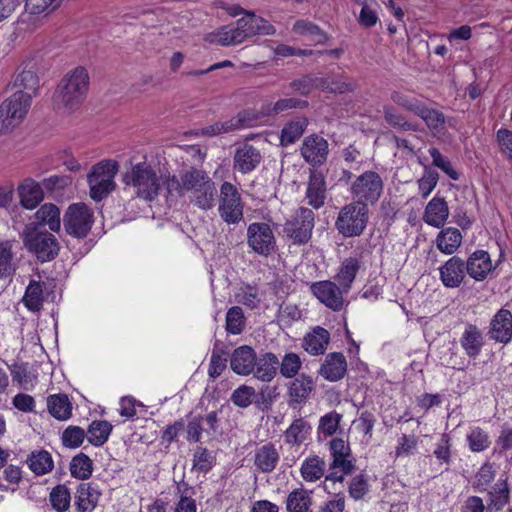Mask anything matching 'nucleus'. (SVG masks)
Instances as JSON below:
<instances>
[{
	"label": "nucleus",
	"instance_id": "49530a36",
	"mask_svg": "<svg viewBox=\"0 0 512 512\" xmlns=\"http://www.w3.org/2000/svg\"><path fill=\"white\" fill-rule=\"evenodd\" d=\"M93 472V462L84 453H79L74 456L70 462V473L73 477L86 480Z\"/></svg>",
	"mask_w": 512,
	"mask_h": 512
},
{
	"label": "nucleus",
	"instance_id": "2eb2a0df",
	"mask_svg": "<svg viewBox=\"0 0 512 512\" xmlns=\"http://www.w3.org/2000/svg\"><path fill=\"white\" fill-rule=\"evenodd\" d=\"M491 340L507 345L512 340V312L505 307L499 309L491 318L488 329Z\"/></svg>",
	"mask_w": 512,
	"mask_h": 512
},
{
	"label": "nucleus",
	"instance_id": "0e129e2a",
	"mask_svg": "<svg viewBox=\"0 0 512 512\" xmlns=\"http://www.w3.org/2000/svg\"><path fill=\"white\" fill-rule=\"evenodd\" d=\"M255 396L256 391L254 387L241 385L232 392L230 400L239 408H247L253 403Z\"/></svg>",
	"mask_w": 512,
	"mask_h": 512
},
{
	"label": "nucleus",
	"instance_id": "a19ab883",
	"mask_svg": "<svg viewBox=\"0 0 512 512\" xmlns=\"http://www.w3.org/2000/svg\"><path fill=\"white\" fill-rule=\"evenodd\" d=\"M112 429L113 426L110 422L106 420H95L88 427L86 432L87 439L93 446L100 447L107 442Z\"/></svg>",
	"mask_w": 512,
	"mask_h": 512
},
{
	"label": "nucleus",
	"instance_id": "f8f14e48",
	"mask_svg": "<svg viewBox=\"0 0 512 512\" xmlns=\"http://www.w3.org/2000/svg\"><path fill=\"white\" fill-rule=\"evenodd\" d=\"M287 404L290 408H301L305 405L315 390L313 378L307 374H299L286 384Z\"/></svg>",
	"mask_w": 512,
	"mask_h": 512
},
{
	"label": "nucleus",
	"instance_id": "9b49d317",
	"mask_svg": "<svg viewBox=\"0 0 512 512\" xmlns=\"http://www.w3.org/2000/svg\"><path fill=\"white\" fill-rule=\"evenodd\" d=\"M383 192V181L380 175L374 171H366L356 178L351 186V194L355 202H363L365 205L376 203Z\"/></svg>",
	"mask_w": 512,
	"mask_h": 512
},
{
	"label": "nucleus",
	"instance_id": "4468645a",
	"mask_svg": "<svg viewBox=\"0 0 512 512\" xmlns=\"http://www.w3.org/2000/svg\"><path fill=\"white\" fill-rule=\"evenodd\" d=\"M263 156L261 151L244 142L236 147L233 155V169L241 174H248L257 169L261 164Z\"/></svg>",
	"mask_w": 512,
	"mask_h": 512
},
{
	"label": "nucleus",
	"instance_id": "7c9ffc66",
	"mask_svg": "<svg viewBox=\"0 0 512 512\" xmlns=\"http://www.w3.org/2000/svg\"><path fill=\"white\" fill-rule=\"evenodd\" d=\"M329 341V332L317 326L304 337L303 347L311 355H321L326 351Z\"/></svg>",
	"mask_w": 512,
	"mask_h": 512
},
{
	"label": "nucleus",
	"instance_id": "5fc2aeb1",
	"mask_svg": "<svg viewBox=\"0 0 512 512\" xmlns=\"http://www.w3.org/2000/svg\"><path fill=\"white\" fill-rule=\"evenodd\" d=\"M466 438L469 449L475 453L483 452L491 445L488 433L481 427H473Z\"/></svg>",
	"mask_w": 512,
	"mask_h": 512
},
{
	"label": "nucleus",
	"instance_id": "774afa93",
	"mask_svg": "<svg viewBox=\"0 0 512 512\" xmlns=\"http://www.w3.org/2000/svg\"><path fill=\"white\" fill-rule=\"evenodd\" d=\"M182 486L184 487L183 490L178 486L180 496L175 504L174 512H197L196 501L191 497L193 489L187 483H183Z\"/></svg>",
	"mask_w": 512,
	"mask_h": 512
},
{
	"label": "nucleus",
	"instance_id": "39448f33",
	"mask_svg": "<svg viewBox=\"0 0 512 512\" xmlns=\"http://www.w3.org/2000/svg\"><path fill=\"white\" fill-rule=\"evenodd\" d=\"M369 221V209L363 202L344 205L335 220V229L345 238L361 236Z\"/></svg>",
	"mask_w": 512,
	"mask_h": 512
},
{
	"label": "nucleus",
	"instance_id": "5701e85b",
	"mask_svg": "<svg viewBox=\"0 0 512 512\" xmlns=\"http://www.w3.org/2000/svg\"><path fill=\"white\" fill-rule=\"evenodd\" d=\"M102 493L93 483H81L75 493V506L77 512H92L97 507Z\"/></svg>",
	"mask_w": 512,
	"mask_h": 512
},
{
	"label": "nucleus",
	"instance_id": "c9c22d12",
	"mask_svg": "<svg viewBox=\"0 0 512 512\" xmlns=\"http://www.w3.org/2000/svg\"><path fill=\"white\" fill-rule=\"evenodd\" d=\"M311 431V425L302 417L295 419L284 431V440L289 445H301L306 441Z\"/></svg>",
	"mask_w": 512,
	"mask_h": 512
},
{
	"label": "nucleus",
	"instance_id": "6e6d98bb",
	"mask_svg": "<svg viewBox=\"0 0 512 512\" xmlns=\"http://www.w3.org/2000/svg\"><path fill=\"white\" fill-rule=\"evenodd\" d=\"M489 506H493L496 510H501L509 500V489L507 478L498 480L491 491L488 492Z\"/></svg>",
	"mask_w": 512,
	"mask_h": 512
},
{
	"label": "nucleus",
	"instance_id": "ddd939ff",
	"mask_svg": "<svg viewBox=\"0 0 512 512\" xmlns=\"http://www.w3.org/2000/svg\"><path fill=\"white\" fill-rule=\"evenodd\" d=\"M311 293L326 307L333 311H340L344 306L343 289L330 280L313 282L310 285Z\"/></svg>",
	"mask_w": 512,
	"mask_h": 512
},
{
	"label": "nucleus",
	"instance_id": "423d86ee",
	"mask_svg": "<svg viewBox=\"0 0 512 512\" xmlns=\"http://www.w3.org/2000/svg\"><path fill=\"white\" fill-rule=\"evenodd\" d=\"M31 101L29 96L13 93L0 104V134H7L26 117Z\"/></svg>",
	"mask_w": 512,
	"mask_h": 512
},
{
	"label": "nucleus",
	"instance_id": "603ef678",
	"mask_svg": "<svg viewBox=\"0 0 512 512\" xmlns=\"http://www.w3.org/2000/svg\"><path fill=\"white\" fill-rule=\"evenodd\" d=\"M293 32L302 36L310 37L312 41L324 43L326 34L316 24L307 20H298L293 25Z\"/></svg>",
	"mask_w": 512,
	"mask_h": 512
},
{
	"label": "nucleus",
	"instance_id": "58836bf2",
	"mask_svg": "<svg viewBox=\"0 0 512 512\" xmlns=\"http://www.w3.org/2000/svg\"><path fill=\"white\" fill-rule=\"evenodd\" d=\"M39 86V77L31 70L22 71L14 80V87L19 89L15 93H22L29 96L30 101L36 96Z\"/></svg>",
	"mask_w": 512,
	"mask_h": 512
},
{
	"label": "nucleus",
	"instance_id": "bf43d9fd",
	"mask_svg": "<svg viewBox=\"0 0 512 512\" xmlns=\"http://www.w3.org/2000/svg\"><path fill=\"white\" fill-rule=\"evenodd\" d=\"M14 271L12 242L0 241V279L10 276Z\"/></svg>",
	"mask_w": 512,
	"mask_h": 512
},
{
	"label": "nucleus",
	"instance_id": "f03ea898",
	"mask_svg": "<svg viewBox=\"0 0 512 512\" xmlns=\"http://www.w3.org/2000/svg\"><path fill=\"white\" fill-rule=\"evenodd\" d=\"M170 173H159L146 162L137 163L123 176L126 188L131 189L135 197L152 202L161 190H166V181L172 177Z\"/></svg>",
	"mask_w": 512,
	"mask_h": 512
},
{
	"label": "nucleus",
	"instance_id": "20e7f679",
	"mask_svg": "<svg viewBox=\"0 0 512 512\" xmlns=\"http://www.w3.org/2000/svg\"><path fill=\"white\" fill-rule=\"evenodd\" d=\"M21 238L25 248L40 262L54 260L60 251L55 235L46 229H36L34 225H25Z\"/></svg>",
	"mask_w": 512,
	"mask_h": 512
},
{
	"label": "nucleus",
	"instance_id": "69168bd1",
	"mask_svg": "<svg viewBox=\"0 0 512 512\" xmlns=\"http://www.w3.org/2000/svg\"><path fill=\"white\" fill-rule=\"evenodd\" d=\"M85 437L86 432L83 428L70 425L62 432L61 440L65 447L75 449L82 445Z\"/></svg>",
	"mask_w": 512,
	"mask_h": 512
},
{
	"label": "nucleus",
	"instance_id": "de8ad7c7",
	"mask_svg": "<svg viewBox=\"0 0 512 512\" xmlns=\"http://www.w3.org/2000/svg\"><path fill=\"white\" fill-rule=\"evenodd\" d=\"M416 115L425 122L426 126L431 131H440L445 126V115L436 109L427 107L424 103L421 105Z\"/></svg>",
	"mask_w": 512,
	"mask_h": 512
},
{
	"label": "nucleus",
	"instance_id": "13d9d810",
	"mask_svg": "<svg viewBox=\"0 0 512 512\" xmlns=\"http://www.w3.org/2000/svg\"><path fill=\"white\" fill-rule=\"evenodd\" d=\"M9 369L13 381L17 382L21 388L27 390L33 386L36 377L28 370L27 363H14L9 366Z\"/></svg>",
	"mask_w": 512,
	"mask_h": 512
},
{
	"label": "nucleus",
	"instance_id": "a211bd4d",
	"mask_svg": "<svg viewBox=\"0 0 512 512\" xmlns=\"http://www.w3.org/2000/svg\"><path fill=\"white\" fill-rule=\"evenodd\" d=\"M34 221L27 225H34L36 229L47 227L51 233L59 234L61 232V213L57 205L45 203L35 212Z\"/></svg>",
	"mask_w": 512,
	"mask_h": 512
},
{
	"label": "nucleus",
	"instance_id": "680f3d73",
	"mask_svg": "<svg viewBox=\"0 0 512 512\" xmlns=\"http://www.w3.org/2000/svg\"><path fill=\"white\" fill-rule=\"evenodd\" d=\"M302 362L298 354L294 352L286 353L279 362L280 374L285 378H295L301 369Z\"/></svg>",
	"mask_w": 512,
	"mask_h": 512
},
{
	"label": "nucleus",
	"instance_id": "6ab92c4d",
	"mask_svg": "<svg viewBox=\"0 0 512 512\" xmlns=\"http://www.w3.org/2000/svg\"><path fill=\"white\" fill-rule=\"evenodd\" d=\"M440 279L447 288L459 287L467 274L465 261L458 256L448 259L440 268Z\"/></svg>",
	"mask_w": 512,
	"mask_h": 512
},
{
	"label": "nucleus",
	"instance_id": "aec40b11",
	"mask_svg": "<svg viewBox=\"0 0 512 512\" xmlns=\"http://www.w3.org/2000/svg\"><path fill=\"white\" fill-rule=\"evenodd\" d=\"M467 274L476 281H484L494 270L490 254L485 250H476L465 261Z\"/></svg>",
	"mask_w": 512,
	"mask_h": 512
},
{
	"label": "nucleus",
	"instance_id": "8fccbe9b",
	"mask_svg": "<svg viewBox=\"0 0 512 512\" xmlns=\"http://www.w3.org/2000/svg\"><path fill=\"white\" fill-rule=\"evenodd\" d=\"M118 163L113 160H103L95 164L87 178L101 180L102 182L114 181L118 172Z\"/></svg>",
	"mask_w": 512,
	"mask_h": 512
},
{
	"label": "nucleus",
	"instance_id": "c85d7f7f",
	"mask_svg": "<svg viewBox=\"0 0 512 512\" xmlns=\"http://www.w3.org/2000/svg\"><path fill=\"white\" fill-rule=\"evenodd\" d=\"M42 184L33 179H26L19 186L18 193L21 205L29 210L36 208L44 198Z\"/></svg>",
	"mask_w": 512,
	"mask_h": 512
},
{
	"label": "nucleus",
	"instance_id": "f3484780",
	"mask_svg": "<svg viewBox=\"0 0 512 512\" xmlns=\"http://www.w3.org/2000/svg\"><path fill=\"white\" fill-rule=\"evenodd\" d=\"M251 122L250 113L248 111H241L228 120L215 122L212 125L201 128L197 134L202 136L227 134L244 127H249L251 126Z\"/></svg>",
	"mask_w": 512,
	"mask_h": 512
},
{
	"label": "nucleus",
	"instance_id": "cd10ccee",
	"mask_svg": "<svg viewBox=\"0 0 512 512\" xmlns=\"http://www.w3.org/2000/svg\"><path fill=\"white\" fill-rule=\"evenodd\" d=\"M306 198L308 204L314 209H319L325 203L326 199V183L321 172L311 171L306 190Z\"/></svg>",
	"mask_w": 512,
	"mask_h": 512
},
{
	"label": "nucleus",
	"instance_id": "79ce46f5",
	"mask_svg": "<svg viewBox=\"0 0 512 512\" xmlns=\"http://www.w3.org/2000/svg\"><path fill=\"white\" fill-rule=\"evenodd\" d=\"M307 105L308 102L304 100H299L296 98H283L279 99L275 103L264 104L261 107V114L263 116L272 117L291 109L304 108Z\"/></svg>",
	"mask_w": 512,
	"mask_h": 512
},
{
	"label": "nucleus",
	"instance_id": "dca6fc26",
	"mask_svg": "<svg viewBox=\"0 0 512 512\" xmlns=\"http://www.w3.org/2000/svg\"><path fill=\"white\" fill-rule=\"evenodd\" d=\"M328 142L316 134L304 138L301 146V155L305 161L313 166H320L326 162L328 156Z\"/></svg>",
	"mask_w": 512,
	"mask_h": 512
},
{
	"label": "nucleus",
	"instance_id": "0eeeda50",
	"mask_svg": "<svg viewBox=\"0 0 512 512\" xmlns=\"http://www.w3.org/2000/svg\"><path fill=\"white\" fill-rule=\"evenodd\" d=\"M62 221L68 235L84 239L90 233L94 223V212L85 203H73L66 209Z\"/></svg>",
	"mask_w": 512,
	"mask_h": 512
},
{
	"label": "nucleus",
	"instance_id": "a878e982",
	"mask_svg": "<svg viewBox=\"0 0 512 512\" xmlns=\"http://www.w3.org/2000/svg\"><path fill=\"white\" fill-rule=\"evenodd\" d=\"M280 460V455L271 442L266 443L255 450L254 465L262 473H271L275 470Z\"/></svg>",
	"mask_w": 512,
	"mask_h": 512
},
{
	"label": "nucleus",
	"instance_id": "e2e57ef3",
	"mask_svg": "<svg viewBox=\"0 0 512 512\" xmlns=\"http://www.w3.org/2000/svg\"><path fill=\"white\" fill-rule=\"evenodd\" d=\"M215 464V457L204 447H198L193 455V470L206 473L210 471Z\"/></svg>",
	"mask_w": 512,
	"mask_h": 512
},
{
	"label": "nucleus",
	"instance_id": "338daca9",
	"mask_svg": "<svg viewBox=\"0 0 512 512\" xmlns=\"http://www.w3.org/2000/svg\"><path fill=\"white\" fill-rule=\"evenodd\" d=\"M439 180V174L436 170L426 166L423 176L418 180V188L421 196L427 198L436 187Z\"/></svg>",
	"mask_w": 512,
	"mask_h": 512
},
{
	"label": "nucleus",
	"instance_id": "72a5a7b5",
	"mask_svg": "<svg viewBox=\"0 0 512 512\" xmlns=\"http://www.w3.org/2000/svg\"><path fill=\"white\" fill-rule=\"evenodd\" d=\"M360 260L357 257H348L341 263L336 280L344 292H348L360 269Z\"/></svg>",
	"mask_w": 512,
	"mask_h": 512
},
{
	"label": "nucleus",
	"instance_id": "473e14b6",
	"mask_svg": "<svg viewBox=\"0 0 512 512\" xmlns=\"http://www.w3.org/2000/svg\"><path fill=\"white\" fill-rule=\"evenodd\" d=\"M462 243V234L459 229L447 227L442 229L436 238L437 248L444 254H453Z\"/></svg>",
	"mask_w": 512,
	"mask_h": 512
},
{
	"label": "nucleus",
	"instance_id": "864d4df0",
	"mask_svg": "<svg viewBox=\"0 0 512 512\" xmlns=\"http://www.w3.org/2000/svg\"><path fill=\"white\" fill-rule=\"evenodd\" d=\"M226 355H228L227 348L225 346L218 347V345L215 344L208 368V374L211 378L215 379L219 377L222 374V372L226 369Z\"/></svg>",
	"mask_w": 512,
	"mask_h": 512
},
{
	"label": "nucleus",
	"instance_id": "393cba45",
	"mask_svg": "<svg viewBox=\"0 0 512 512\" xmlns=\"http://www.w3.org/2000/svg\"><path fill=\"white\" fill-rule=\"evenodd\" d=\"M460 344L469 358L475 359L485 344L484 335L474 324H467L460 337Z\"/></svg>",
	"mask_w": 512,
	"mask_h": 512
},
{
	"label": "nucleus",
	"instance_id": "7ed1b4c3",
	"mask_svg": "<svg viewBox=\"0 0 512 512\" xmlns=\"http://www.w3.org/2000/svg\"><path fill=\"white\" fill-rule=\"evenodd\" d=\"M89 86V75L87 70L76 67L58 84L54 93V102L70 111L77 109L85 99Z\"/></svg>",
	"mask_w": 512,
	"mask_h": 512
},
{
	"label": "nucleus",
	"instance_id": "4c0bfd02",
	"mask_svg": "<svg viewBox=\"0 0 512 512\" xmlns=\"http://www.w3.org/2000/svg\"><path fill=\"white\" fill-rule=\"evenodd\" d=\"M308 125L305 117H299L284 125L281 130L280 144L287 147L301 138Z\"/></svg>",
	"mask_w": 512,
	"mask_h": 512
},
{
	"label": "nucleus",
	"instance_id": "a18cd8bd",
	"mask_svg": "<svg viewBox=\"0 0 512 512\" xmlns=\"http://www.w3.org/2000/svg\"><path fill=\"white\" fill-rule=\"evenodd\" d=\"M27 464L36 475L47 474L54 466L52 457L46 450L32 452L27 459Z\"/></svg>",
	"mask_w": 512,
	"mask_h": 512
},
{
	"label": "nucleus",
	"instance_id": "6e6552de",
	"mask_svg": "<svg viewBox=\"0 0 512 512\" xmlns=\"http://www.w3.org/2000/svg\"><path fill=\"white\" fill-rule=\"evenodd\" d=\"M314 220L315 214L311 209L300 207L285 222L283 232L294 244H306L311 239Z\"/></svg>",
	"mask_w": 512,
	"mask_h": 512
},
{
	"label": "nucleus",
	"instance_id": "e433bc0d",
	"mask_svg": "<svg viewBox=\"0 0 512 512\" xmlns=\"http://www.w3.org/2000/svg\"><path fill=\"white\" fill-rule=\"evenodd\" d=\"M325 471L326 462L317 455L307 457L300 468L301 476L306 482L318 481L324 476Z\"/></svg>",
	"mask_w": 512,
	"mask_h": 512
},
{
	"label": "nucleus",
	"instance_id": "3c124183",
	"mask_svg": "<svg viewBox=\"0 0 512 512\" xmlns=\"http://www.w3.org/2000/svg\"><path fill=\"white\" fill-rule=\"evenodd\" d=\"M49 501L57 512H66L71 502L70 490L63 484L55 486L50 492Z\"/></svg>",
	"mask_w": 512,
	"mask_h": 512
},
{
	"label": "nucleus",
	"instance_id": "09e8293b",
	"mask_svg": "<svg viewBox=\"0 0 512 512\" xmlns=\"http://www.w3.org/2000/svg\"><path fill=\"white\" fill-rule=\"evenodd\" d=\"M341 420L342 415L336 411H330L321 416L317 428L318 439L320 440L322 436L327 438L334 435L340 426Z\"/></svg>",
	"mask_w": 512,
	"mask_h": 512
},
{
	"label": "nucleus",
	"instance_id": "2f4dec72",
	"mask_svg": "<svg viewBox=\"0 0 512 512\" xmlns=\"http://www.w3.org/2000/svg\"><path fill=\"white\" fill-rule=\"evenodd\" d=\"M47 409L49 414L59 421H66L72 417V403L63 393L49 395Z\"/></svg>",
	"mask_w": 512,
	"mask_h": 512
},
{
	"label": "nucleus",
	"instance_id": "412c9836",
	"mask_svg": "<svg viewBox=\"0 0 512 512\" xmlns=\"http://www.w3.org/2000/svg\"><path fill=\"white\" fill-rule=\"evenodd\" d=\"M256 357L252 347L248 345L239 346L231 354L230 367L237 375H250L255 369Z\"/></svg>",
	"mask_w": 512,
	"mask_h": 512
},
{
	"label": "nucleus",
	"instance_id": "f257e3e1",
	"mask_svg": "<svg viewBox=\"0 0 512 512\" xmlns=\"http://www.w3.org/2000/svg\"><path fill=\"white\" fill-rule=\"evenodd\" d=\"M186 192L191 193V201L200 209L210 210L215 205L216 185L201 169L191 168L185 171L180 180L174 174L167 179L165 197L169 204L177 202Z\"/></svg>",
	"mask_w": 512,
	"mask_h": 512
},
{
	"label": "nucleus",
	"instance_id": "4be33fe9",
	"mask_svg": "<svg viewBox=\"0 0 512 512\" xmlns=\"http://www.w3.org/2000/svg\"><path fill=\"white\" fill-rule=\"evenodd\" d=\"M329 450L333 458L330 469L339 468L344 474H351L355 465L348 459L351 454L349 444L342 438H333L329 442Z\"/></svg>",
	"mask_w": 512,
	"mask_h": 512
},
{
	"label": "nucleus",
	"instance_id": "9d476101",
	"mask_svg": "<svg viewBox=\"0 0 512 512\" xmlns=\"http://www.w3.org/2000/svg\"><path fill=\"white\" fill-rule=\"evenodd\" d=\"M247 245L256 254L269 257L277 251V241L270 225L253 222L247 228Z\"/></svg>",
	"mask_w": 512,
	"mask_h": 512
},
{
	"label": "nucleus",
	"instance_id": "1a4fd4ad",
	"mask_svg": "<svg viewBox=\"0 0 512 512\" xmlns=\"http://www.w3.org/2000/svg\"><path fill=\"white\" fill-rule=\"evenodd\" d=\"M244 203L235 185L223 182L220 187L219 215L227 224H238L243 219Z\"/></svg>",
	"mask_w": 512,
	"mask_h": 512
},
{
	"label": "nucleus",
	"instance_id": "bb28decb",
	"mask_svg": "<svg viewBox=\"0 0 512 512\" xmlns=\"http://www.w3.org/2000/svg\"><path fill=\"white\" fill-rule=\"evenodd\" d=\"M448 216L449 208L445 199L434 197L425 208L423 220L432 227L440 228L445 224Z\"/></svg>",
	"mask_w": 512,
	"mask_h": 512
},
{
	"label": "nucleus",
	"instance_id": "c03bdc74",
	"mask_svg": "<svg viewBox=\"0 0 512 512\" xmlns=\"http://www.w3.org/2000/svg\"><path fill=\"white\" fill-rule=\"evenodd\" d=\"M43 289L40 282L31 280L26 288L22 302L28 310L32 312H39L43 306Z\"/></svg>",
	"mask_w": 512,
	"mask_h": 512
},
{
	"label": "nucleus",
	"instance_id": "b1692460",
	"mask_svg": "<svg viewBox=\"0 0 512 512\" xmlns=\"http://www.w3.org/2000/svg\"><path fill=\"white\" fill-rule=\"evenodd\" d=\"M347 371V362L340 352L329 353L320 367L319 374L326 380L335 382L344 377Z\"/></svg>",
	"mask_w": 512,
	"mask_h": 512
},
{
	"label": "nucleus",
	"instance_id": "f704fd0d",
	"mask_svg": "<svg viewBox=\"0 0 512 512\" xmlns=\"http://www.w3.org/2000/svg\"><path fill=\"white\" fill-rule=\"evenodd\" d=\"M238 32L236 26L225 25L219 28L216 32L210 33L205 37V40L218 44L224 47L233 46L243 43V37Z\"/></svg>",
	"mask_w": 512,
	"mask_h": 512
},
{
	"label": "nucleus",
	"instance_id": "37998d69",
	"mask_svg": "<svg viewBox=\"0 0 512 512\" xmlns=\"http://www.w3.org/2000/svg\"><path fill=\"white\" fill-rule=\"evenodd\" d=\"M383 116L385 122L394 129L401 131H418V125L409 122L405 115L401 114L391 105L383 106Z\"/></svg>",
	"mask_w": 512,
	"mask_h": 512
},
{
	"label": "nucleus",
	"instance_id": "4d7b16f0",
	"mask_svg": "<svg viewBox=\"0 0 512 512\" xmlns=\"http://www.w3.org/2000/svg\"><path fill=\"white\" fill-rule=\"evenodd\" d=\"M246 319L239 306H233L226 313V330L230 334L238 335L245 328Z\"/></svg>",
	"mask_w": 512,
	"mask_h": 512
},
{
	"label": "nucleus",
	"instance_id": "c756f323",
	"mask_svg": "<svg viewBox=\"0 0 512 512\" xmlns=\"http://www.w3.org/2000/svg\"><path fill=\"white\" fill-rule=\"evenodd\" d=\"M278 366V357L272 352H267L259 358L256 357V365L252 373H254V376L258 380L262 382H270L276 376Z\"/></svg>",
	"mask_w": 512,
	"mask_h": 512
},
{
	"label": "nucleus",
	"instance_id": "ea45409f",
	"mask_svg": "<svg viewBox=\"0 0 512 512\" xmlns=\"http://www.w3.org/2000/svg\"><path fill=\"white\" fill-rule=\"evenodd\" d=\"M312 498L304 488H296L286 499L287 512H311Z\"/></svg>",
	"mask_w": 512,
	"mask_h": 512
},
{
	"label": "nucleus",
	"instance_id": "052dcab7",
	"mask_svg": "<svg viewBox=\"0 0 512 512\" xmlns=\"http://www.w3.org/2000/svg\"><path fill=\"white\" fill-rule=\"evenodd\" d=\"M235 299L239 304H242L251 310L256 309L261 302L258 288L249 284L244 285L239 289L235 295Z\"/></svg>",
	"mask_w": 512,
	"mask_h": 512
}]
</instances>
